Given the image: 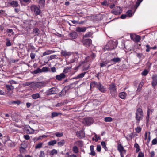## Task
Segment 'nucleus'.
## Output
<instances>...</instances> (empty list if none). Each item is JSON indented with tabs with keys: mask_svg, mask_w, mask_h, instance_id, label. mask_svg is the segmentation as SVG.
<instances>
[{
	"mask_svg": "<svg viewBox=\"0 0 157 157\" xmlns=\"http://www.w3.org/2000/svg\"><path fill=\"white\" fill-rule=\"evenodd\" d=\"M109 89L112 97H114L117 95L116 86L114 83L110 84L109 86Z\"/></svg>",
	"mask_w": 157,
	"mask_h": 157,
	"instance_id": "nucleus-3",
	"label": "nucleus"
},
{
	"mask_svg": "<svg viewBox=\"0 0 157 157\" xmlns=\"http://www.w3.org/2000/svg\"><path fill=\"white\" fill-rule=\"evenodd\" d=\"M45 153L44 151H41L39 155V157H45Z\"/></svg>",
	"mask_w": 157,
	"mask_h": 157,
	"instance_id": "nucleus-54",
	"label": "nucleus"
},
{
	"mask_svg": "<svg viewBox=\"0 0 157 157\" xmlns=\"http://www.w3.org/2000/svg\"><path fill=\"white\" fill-rule=\"evenodd\" d=\"M101 144L102 147L105 149V151L108 150L106 146V144L105 142L102 141L101 143Z\"/></svg>",
	"mask_w": 157,
	"mask_h": 157,
	"instance_id": "nucleus-40",
	"label": "nucleus"
},
{
	"mask_svg": "<svg viewBox=\"0 0 157 157\" xmlns=\"http://www.w3.org/2000/svg\"><path fill=\"white\" fill-rule=\"evenodd\" d=\"M57 153L58 152L56 150L53 149L50 152V155H54L57 154Z\"/></svg>",
	"mask_w": 157,
	"mask_h": 157,
	"instance_id": "nucleus-35",
	"label": "nucleus"
},
{
	"mask_svg": "<svg viewBox=\"0 0 157 157\" xmlns=\"http://www.w3.org/2000/svg\"><path fill=\"white\" fill-rule=\"evenodd\" d=\"M122 10L121 8L119 6H116L112 10L111 13L115 15H118L122 12Z\"/></svg>",
	"mask_w": 157,
	"mask_h": 157,
	"instance_id": "nucleus-5",
	"label": "nucleus"
},
{
	"mask_svg": "<svg viewBox=\"0 0 157 157\" xmlns=\"http://www.w3.org/2000/svg\"><path fill=\"white\" fill-rule=\"evenodd\" d=\"M66 75L65 74L63 73H61L59 75H57L56 76V79L59 81H60L62 79L65 78Z\"/></svg>",
	"mask_w": 157,
	"mask_h": 157,
	"instance_id": "nucleus-14",
	"label": "nucleus"
},
{
	"mask_svg": "<svg viewBox=\"0 0 157 157\" xmlns=\"http://www.w3.org/2000/svg\"><path fill=\"white\" fill-rule=\"evenodd\" d=\"M134 147L136 148V152H138L140 150V147L138 144L137 143H135L134 145Z\"/></svg>",
	"mask_w": 157,
	"mask_h": 157,
	"instance_id": "nucleus-37",
	"label": "nucleus"
},
{
	"mask_svg": "<svg viewBox=\"0 0 157 157\" xmlns=\"http://www.w3.org/2000/svg\"><path fill=\"white\" fill-rule=\"evenodd\" d=\"M68 90L66 88H65V86L62 90L61 92L59 93V95L60 96H62L65 95Z\"/></svg>",
	"mask_w": 157,
	"mask_h": 157,
	"instance_id": "nucleus-19",
	"label": "nucleus"
},
{
	"mask_svg": "<svg viewBox=\"0 0 157 157\" xmlns=\"http://www.w3.org/2000/svg\"><path fill=\"white\" fill-rule=\"evenodd\" d=\"M71 68V67H65L64 69L63 73H68L70 71Z\"/></svg>",
	"mask_w": 157,
	"mask_h": 157,
	"instance_id": "nucleus-29",
	"label": "nucleus"
},
{
	"mask_svg": "<svg viewBox=\"0 0 157 157\" xmlns=\"http://www.w3.org/2000/svg\"><path fill=\"white\" fill-rule=\"evenodd\" d=\"M101 5L104 6H108L109 3L107 2V1L105 0L103 2L101 3Z\"/></svg>",
	"mask_w": 157,
	"mask_h": 157,
	"instance_id": "nucleus-45",
	"label": "nucleus"
},
{
	"mask_svg": "<svg viewBox=\"0 0 157 157\" xmlns=\"http://www.w3.org/2000/svg\"><path fill=\"white\" fill-rule=\"evenodd\" d=\"M12 103L13 104H16L17 105H19L21 103V101L19 100H17L16 101H12Z\"/></svg>",
	"mask_w": 157,
	"mask_h": 157,
	"instance_id": "nucleus-58",
	"label": "nucleus"
},
{
	"mask_svg": "<svg viewBox=\"0 0 157 157\" xmlns=\"http://www.w3.org/2000/svg\"><path fill=\"white\" fill-rule=\"evenodd\" d=\"M152 143L153 145L156 144L157 143V139L156 138L154 139L152 141Z\"/></svg>",
	"mask_w": 157,
	"mask_h": 157,
	"instance_id": "nucleus-61",
	"label": "nucleus"
},
{
	"mask_svg": "<svg viewBox=\"0 0 157 157\" xmlns=\"http://www.w3.org/2000/svg\"><path fill=\"white\" fill-rule=\"evenodd\" d=\"M127 15L129 16V17L132 16L133 14L132 11L131 10H129L127 11L126 12Z\"/></svg>",
	"mask_w": 157,
	"mask_h": 157,
	"instance_id": "nucleus-48",
	"label": "nucleus"
},
{
	"mask_svg": "<svg viewBox=\"0 0 157 157\" xmlns=\"http://www.w3.org/2000/svg\"><path fill=\"white\" fill-rule=\"evenodd\" d=\"M35 54L33 53H31L30 55V56L32 59H33L35 57Z\"/></svg>",
	"mask_w": 157,
	"mask_h": 157,
	"instance_id": "nucleus-63",
	"label": "nucleus"
},
{
	"mask_svg": "<svg viewBox=\"0 0 157 157\" xmlns=\"http://www.w3.org/2000/svg\"><path fill=\"white\" fill-rule=\"evenodd\" d=\"M97 88L101 92L104 93L105 91V90L104 88V86L100 82L98 83Z\"/></svg>",
	"mask_w": 157,
	"mask_h": 157,
	"instance_id": "nucleus-12",
	"label": "nucleus"
},
{
	"mask_svg": "<svg viewBox=\"0 0 157 157\" xmlns=\"http://www.w3.org/2000/svg\"><path fill=\"white\" fill-rule=\"evenodd\" d=\"M76 83L75 82H73L70 84L69 85L65 86V88L67 89L68 90H69L75 87V85Z\"/></svg>",
	"mask_w": 157,
	"mask_h": 157,
	"instance_id": "nucleus-18",
	"label": "nucleus"
},
{
	"mask_svg": "<svg viewBox=\"0 0 157 157\" xmlns=\"http://www.w3.org/2000/svg\"><path fill=\"white\" fill-rule=\"evenodd\" d=\"M143 0H137L135 5L134 6V7L135 9V10H136L138 7L139 6L141 2Z\"/></svg>",
	"mask_w": 157,
	"mask_h": 157,
	"instance_id": "nucleus-27",
	"label": "nucleus"
},
{
	"mask_svg": "<svg viewBox=\"0 0 157 157\" xmlns=\"http://www.w3.org/2000/svg\"><path fill=\"white\" fill-rule=\"evenodd\" d=\"M148 73V71L147 69H144L142 72V75L144 76H145Z\"/></svg>",
	"mask_w": 157,
	"mask_h": 157,
	"instance_id": "nucleus-51",
	"label": "nucleus"
},
{
	"mask_svg": "<svg viewBox=\"0 0 157 157\" xmlns=\"http://www.w3.org/2000/svg\"><path fill=\"white\" fill-rule=\"evenodd\" d=\"M86 72L82 73L78 75V77H79V78H81L83 77L85 74Z\"/></svg>",
	"mask_w": 157,
	"mask_h": 157,
	"instance_id": "nucleus-56",
	"label": "nucleus"
},
{
	"mask_svg": "<svg viewBox=\"0 0 157 157\" xmlns=\"http://www.w3.org/2000/svg\"><path fill=\"white\" fill-rule=\"evenodd\" d=\"M6 32L7 33H11L12 32V34L13 35L14 34V33L13 32V30L11 29H7Z\"/></svg>",
	"mask_w": 157,
	"mask_h": 157,
	"instance_id": "nucleus-59",
	"label": "nucleus"
},
{
	"mask_svg": "<svg viewBox=\"0 0 157 157\" xmlns=\"http://www.w3.org/2000/svg\"><path fill=\"white\" fill-rule=\"evenodd\" d=\"M64 140H63L59 142H58V145L59 146H62L64 145Z\"/></svg>",
	"mask_w": 157,
	"mask_h": 157,
	"instance_id": "nucleus-55",
	"label": "nucleus"
},
{
	"mask_svg": "<svg viewBox=\"0 0 157 157\" xmlns=\"http://www.w3.org/2000/svg\"><path fill=\"white\" fill-rule=\"evenodd\" d=\"M121 60L120 58L119 57L114 58L111 60V61L114 62H118L121 61Z\"/></svg>",
	"mask_w": 157,
	"mask_h": 157,
	"instance_id": "nucleus-34",
	"label": "nucleus"
},
{
	"mask_svg": "<svg viewBox=\"0 0 157 157\" xmlns=\"http://www.w3.org/2000/svg\"><path fill=\"white\" fill-rule=\"evenodd\" d=\"M9 4L12 7H18L19 5L17 1H13L9 3Z\"/></svg>",
	"mask_w": 157,
	"mask_h": 157,
	"instance_id": "nucleus-17",
	"label": "nucleus"
},
{
	"mask_svg": "<svg viewBox=\"0 0 157 157\" xmlns=\"http://www.w3.org/2000/svg\"><path fill=\"white\" fill-rule=\"evenodd\" d=\"M6 89L9 91H10L11 90V87L13 89L14 88L13 86H12V85H6Z\"/></svg>",
	"mask_w": 157,
	"mask_h": 157,
	"instance_id": "nucleus-44",
	"label": "nucleus"
},
{
	"mask_svg": "<svg viewBox=\"0 0 157 157\" xmlns=\"http://www.w3.org/2000/svg\"><path fill=\"white\" fill-rule=\"evenodd\" d=\"M63 133H60L59 132H57L55 133V135L57 137H61L63 136Z\"/></svg>",
	"mask_w": 157,
	"mask_h": 157,
	"instance_id": "nucleus-50",
	"label": "nucleus"
},
{
	"mask_svg": "<svg viewBox=\"0 0 157 157\" xmlns=\"http://www.w3.org/2000/svg\"><path fill=\"white\" fill-rule=\"evenodd\" d=\"M30 8L31 10L34 12L35 15L37 16L40 14V10L37 6L35 5H33L31 6Z\"/></svg>",
	"mask_w": 157,
	"mask_h": 157,
	"instance_id": "nucleus-4",
	"label": "nucleus"
},
{
	"mask_svg": "<svg viewBox=\"0 0 157 157\" xmlns=\"http://www.w3.org/2000/svg\"><path fill=\"white\" fill-rule=\"evenodd\" d=\"M82 42L83 44L87 47L90 46L92 44V40L90 39H83L82 40Z\"/></svg>",
	"mask_w": 157,
	"mask_h": 157,
	"instance_id": "nucleus-8",
	"label": "nucleus"
},
{
	"mask_svg": "<svg viewBox=\"0 0 157 157\" xmlns=\"http://www.w3.org/2000/svg\"><path fill=\"white\" fill-rule=\"evenodd\" d=\"M151 112V113L152 112L151 110H150V109H148V110L147 111V116L146 117V121L148 122L149 120V116L150 115V112Z\"/></svg>",
	"mask_w": 157,
	"mask_h": 157,
	"instance_id": "nucleus-39",
	"label": "nucleus"
},
{
	"mask_svg": "<svg viewBox=\"0 0 157 157\" xmlns=\"http://www.w3.org/2000/svg\"><path fill=\"white\" fill-rule=\"evenodd\" d=\"M135 130L137 133H139L141 130V128L140 127H137L135 128Z\"/></svg>",
	"mask_w": 157,
	"mask_h": 157,
	"instance_id": "nucleus-53",
	"label": "nucleus"
},
{
	"mask_svg": "<svg viewBox=\"0 0 157 157\" xmlns=\"http://www.w3.org/2000/svg\"><path fill=\"white\" fill-rule=\"evenodd\" d=\"M117 42L110 41H109L105 47V48L108 50H111L117 47Z\"/></svg>",
	"mask_w": 157,
	"mask_h": 157,
	"instance_id": "nucleus-2",
	"label": "nucleus"
},
{
	"mask_svg": "<svg viewBox=\"0 0 157 157\" xmlns=\"http://www.w3.org/2000/svg\"><path fill=\"white\" fill-rule=\"evenodd\" d=\"M117 145V150L120 153L121 157H124L123 154L125 153L126 151L120 143H118Z\"/></svg>",
	"mask_w": 157,
	"mask_h": 157,
	"instance_id": "nucleus-6",
	"label": "nucleus"
},
{
	"mask_svg": "<svg viewBox=\"0 0 157 157\" xmlns=\"http://www.w3.org/2000/svg\"><path fill=\"white\" fill-rule=\"evenodd\" d=\"M42 143H39L35 147L36 149H38L41 148L42 147Z\"/></svg>",
	"mask_w": 157,
	"mask_h": 157,
	"instance_id": "nucleus-52",
	"label": "nucleus"
},
{
	"mask_svg": "<svg viewBox=\"0 0 157 157\" xmlns=\"http://www.w3.org/2000/svg\"><path fill=\"white\" fill-rule=\"evenodd\" d=\"M107 62L106 61H104L102 63H100V66L101 67H105L107 64Z\"/></svg>",
	"mask_w": 157,
	"mask_h": 157,
	"instance_id": "nucleus-43",
	"label": "nucleus"
},
{
	"mask_svg": "<svg viewBox=\"0 0 157 157\" xmlns=\"http://www.w3.org/2000/svg\"><path fill=\"white\" fill-rule=\"evenodd\" d=\"M41 72L42 71H41V69H40L39 68H38L36 70L32 72V73L34 74H37V73H39Z\"/></svg>",
	"mask_w": 157,
	"mask_h": 157,
	"instance_id": "nucleus-32",
	"label": "nucleus"
},
{
	"mask_svg": "<svg viewBox=\"0 0 157 157\" xmlns=\"http://www.w3.org/2000/svg\"><path fill=\"white\" fill-rule=\"evenodd\" d=\"M56 56H57L55 55H51L49 57H50L49 60H52L54 58H56Z\"/></svg>",
	"mask_w": 157,
	"mask_h": 157,
	"instance_id": "nucleus-60",
	"label": "nucleus"
},
{
	"mask_svg": "<svg viewBox=\"0 0 157 157\" xmlns=\"http://www.w3.org/2000/svg\"><path fill=\"white\" fill-rule=\"evenodd\" d=\"M40 32V30L37 28H35L33 29V33L35 34V36H38L39 35Z\"/></svg>",
	"mask_w": 157,
	"mask_h": 157,
	"instance_id": "nucleus-21",
	"label": "nucleus"
},
{
	"mask_svg": "<svg viewBox=\"0 0 157 157\" xmlns=\"http://www.w3.org/2000/svg\"><path fill=\"white\" fill-rule=\"evenodd\" d=\"M144 154L142 152H140L139 153L138 157H144Z\"/></svg>",
	"mask_w": 157,
	"mask_h": 157,
	"instance_id": "nucleus-64",
	"label": "nucleus"
},
{
	"mask_svg": "<svg viewBox=\"0 0 157 157\" xmlns=\"http://www.w3.org/2000/svg\"><path fill=\"white\" fill-rule=\"evenodd\" d=\"M61 114V113H57L56 112H52V117L53 118L55 117L58 116L59 115Z\"/></svg>",
	"mask_w": 157,
	"mask_h": 157,
	"instance_id": "nucleus-42",
	"label": "nucleus"
},
{
	"mask_svg": "<svg viewBox=\"0 0 157 157\" xmlns=\"http://www.w3.org/2000/svg\"><path fill=\"white\" fill-rule=\"evenodd\" d=\"M72 151L75 153H77L79 152L78 149L76 146H74L73 147Z\"/></svg>",
	"mask_w": 157,
	"mask_h": 157,
	"instance_id": "nucleus-33",
	"label": "nucleus"
},
{
	"mask_svg": "<svg viewBox=\"0 0 157 157\" xmlns=\"http://www.w3.org/2000/svg\"><path fill=\"white\" fill-rule=\"evenodd\" d=\"M56 89L55 87H52L47 91L46 94L47 95H50L52 94H54L56 93Z\"/></svg>",
	"mask_w": 157,
	"mask_h": 157,
	"instance_id": "nucleus-9",
	"label": "nucleus"
},
{
	"mask_svg": "<svg viewBox=\"0 0 157 157\" xmlns=\"http://www.w3.org/2000/svg\"><path fill=\"white\" fill-rule=\"evenodd\" d=\"M69 35L70 39H75L77 38L78 36L77 32L75 31L70 33Z\"/></svg>",
	"mask_w": 157,
	"mask_h": 157,
	"instance_id": "nucleus-10",
	"label": "nucleus"
},
{
	"mask_svg": "<svg viewBox=\"0 0 157 157\" xmlns=\"http://www.w3.org/2000/svg\"><path fill=\"white\" fill-rule=\"evenodd\" d=\"M140 37L139 35H136L135 34V39L134 41L136 42H139L140 40Z\"/></svg>",
	"mask_w": 157,
	"mask_h": 157,
	"instance_id": "nucleus-46",
	"label": "nucleus"
},
{
	"mask_svg": "<svg viewBox=\"0 0 157 157\" xmlns=\"http://www.w3.org/2000/svg\"><path fill=\"white\" fill-rule=\"evenodd\" d=\"M49 68L47 67H43L41 69L42 72H46L48 71Z\"/></svg>",
	"mask_w": 157,
	"mask_h": 157,
	"instance_id": "nucleus-41",
	"label": "nucleus"
},
{
	"mask_svg": "<svg viewBox=\"0 0 157 157\" xmlns=\"http://www.w3.org/2000/svg\"><path fill=\"white\" fill-rule=\"evenodd\" d=\"M7 41L6 42V46H10L11 45V43L10 42V40L8 39L6 40Z\"/></svg>",
	"mask_w": 157,
	"mask_h": 157,
	"instance_id": "nucleus-57",
	"label": "nucleus"
},
{
	"mask_svg": "<svg viewBox=\"0 0 157 157\" xmlns=\"http://www.w3.org/2000/svg\"><path fill=\"white\" fill-rule=\"evenodd\" d=\"M31 97L33 99H36L38 98H41L39 94L38 93L32 94Z\"/></svg>",
	"mask_w": 157,
	"mask_h": 157,
	"instance_id": "nucleus-22",
	"label": "nucleus"
},
{
	"mask_svg": "<svg viewBox=\"0 0 157 157\" xmlns=\"http://www.w3.org/2000/svg\"><path fill=\"white\" fill-rule=\"evenodd\" d=\"M61 54L62 56H69L71 55V53L70 52L66 51H62L61 52Z\"/></svg>",
	"mask_w": 157,
	"mask_h": 157,
	"instance_id": "nucleus-23",
	"label": "nucleus"
},
{
	"mask_svg": "<svg viewBox=\"0 0 157 157\" xmlns=\"http://www.w3.org/2000/svg\"><path fill=\"white\" fill-rule=\"evenodd\" d=\"M104 109L103 110L104 112L107 114H113V113L112 112L111 110V109Z\"/></svg>",
	"mask_w": 157,
	"mask_h": 157,
	"instance_id": "nucleus-26",
	"label": "nucleus"
},
{
	"mask_svg": "<svg viewBox=\"0 0 157 157\" xmlns=\"http://www.w3.org/2000/svg\"><path fill=\"white\" fill-rule=\"evenodd\" d=\"M92 34V32H89L83 36V38L90 37L91 36Z\"/></svg>",
	"mask_w": 157,
	"mask_h": 157,
	"instance_id": "nucleus-24",
	"label": "nucleus"
},
{
	"mask_svg": "<svg viewBox=\"0 0 157 157\" xmlns=\"http://www.w3.org/2000/svg\"><path fill=\"white\" fill-rule=\"evenodd\" d=\"M119 96L121 98L124 99L126 97V94L124 92H121L119 94Z\"/></svg>",
	"mask_w": 157,
	"mask_h": 157,
	"instance_id": "nucleus-31",
	"label": "nucleus"
},
{
	"mask_svg": "<svg viewBox=\"0 0 157 157\" xmlns=\"http://www.w3.org/2000/svg\"><path fill=\"white\" fill-rule=\"evenodd\" d=\"M152 81L151 82L152 86L155 88L157 85V75L156 74H153L151 77Z\"/></svg>",
	"mask_w": 157,
	"mask_h": 157,
	"instance_id": "nucleus-7",
	"label": "nucleus"
},
{
	"mask_svg": "<svg viewBox=\"0 0 157 157\" xmlns=\"http://www.w3.org/2000/svg\"><path fill=\"white\" fill-rule=\"evenodd\" d=\"M20 2L21 5L24 4V3L29 4L30 3L31 0H20Z\"/></svg>",
	"mask_w": 157,
	"mask_h": 157,
	"instance_id": "nucleus-28",
	"label": "nucleus"
},
{
	"mask_svg": "<svg viewBox=\"0 0 157 157\" xmlns=\"http://www.w3.org/2000/svg\"><path fill=\"white\" fill-rule=\"evenodd\" d=\"M86 27H77L76 29V31L79 33L84 32L86 30Z\"/></svg>",
	"mask_w": 157,
	"mask_h": 157,
	"instance_id": "nucleus-16",
	"label": "nucleus"
},
{
	"mask_svg": "<svg viewBox=\"0 0 157 157\" xmlns=\"http://www.w3.org/2000/svg\"><path fill=\"white\" fill-rule=\"evenodd\" d=\"M46 84V83L43 81L36 83V86L38 88H41L42 87L45 86Z\"/></svg>",
	"mask_w": 157,
	"mask_h": 157,
	"instance_id": "nucleus-13",
	"label": "nucleus"
},
{
	"mask_svg": "<svg viewBox=\"0 0 157 157\" xmlns=\"http://www.w3.org/2000/svg\"><path fill=\"white\" fill-rule=\"evenodd\" d=\"M76 133V135L79 139H82L85 137V133L82 130L77 131Z\"/></svg>",
	"mask_w": 157,
	"mask_h": 157,
	"instance_id": "nucleus-11",
	"label": "nucleus"
},
{
	"mask_svg": "<svg viewBox=\"0 0 157 157\" xmlns=\"http://www.w3.org/2000/svg\"><path fill=\"white\" fill-rule=\"evenodd\" d=\"M85 121L87 125H90L94 122V120L91 117L87 118L85 119Z\"/></svg>",
	"mask_w": 157,
	"mask_h": 157,
	"instance_id": "nucleus-15",
	"label": "nucleus"
},
{
	"mask_svg": "<svg viewBox=\"0 0 157 157\" xmlns=\"http://www.w3.org/2000/svg\"><path fill=\"white\" fill-rule=\"evenodd\" d=\"M57 143L56 141L55 140H53L49 141L48 143V144L49 146H53Z\"/></svg>",
	"mask_w": 157,
	"mask_h": 157,
	"instance_id": "nucleus-38",
	"label": "nucleus"
},
{
	"mask_svg": "<svg viewBox=\"0 0 157 157\" xmlns=\"http://www.w3.org/2000/svg\"><path fill=\"white\" fill-rule=\"evenodd\" d=\"M97 85H98V83L95 81H93L91 82L90 86V88H92L94 87L95 86L97 87Z\"/></svg>",
	"mask_w": 157,
	"mask_h": 157,
	"instance_id": "nucleus-30",
	"label": "nucleus"
},
{
	"mask_svg": "<svg viewBox=\"0 0 157 157\" xmlns=\"http://www.w3.org/2000/svg\"><path fill=\"white\" fill-rule=\"evenodd\" d=\"M112 120V118L110 117H106L105 118V121L106 122H111Z\"/></svg>",
	"mask_w": 157,
	"mask_h": 157,
	"instance_id": "nucleus-47",
	"label": "nucleus"
},
{
	"mask_svg": "<svg viewBox=\"0 0 157 157\" xmlns=\"http://www.w3.org/2000/svg\"><path fill=\"white\" fill-rule=\"evenodd\" d=\"M52 53V51H50V50L47 51L45 52H44L43 53V56H45V55H49Z\"/></svg>",
	"mask_w": 157,
	"mask_h": 157,
	"instance_id": "nucleus-49",
	"label": "nucleus"
},
{
	"mask_svg": "<svg viewBox=\"0 0 157 157\" xmlns=\"http://www.w3.org/2000/svg\"><path fill=\"white\" fill-rule=\"evenodd\" d=\"M45 4V0H39V6L40 7L43 8Z\"/></svg>",
	"mask_w": 157,
	"mask_h": 157,
	"instance_id": "nucleus-20",
	"label": "nucleus"
},
{
	"mask_svg": "<svg viewBox=\"0 0 157 157\" xmlns=\"http://www.w3.org/2000/svg\"><path fill=\"white\" fill-rule=\"evenodd\" d=\"M146 47L147 48L146 50V51L147 52H149L150 51V49H151V47H150V46L148 44L146 45Z\"/></svg>",
	"mask_w": 157,
	"mask_h": 157,
	"instance_id": "nucleus-62",
	"label": "nucleus"
},
{
	"mask_svg": "<svg viewBox=\"0 0 157 157\" xmlns=\"http://www.w3.org/2000/svg\"><path fill=\"white\" fill-rule=\"evenodd\" d=\"M136 114V122L137 125L139 124L140 121L142 120L144 117L142 109H137Z\"/></svg>",
	"mask_w": 157,
	"mask_h": 157,
	"instance_id": "nucleus-1",
	"label": "nucleus"
},
{
	"mask_svg": "<svg viewBox=\"0 0 157 157\" xmlns=\"http://www.w3.org/2000/svg\"><path fill=\"white\" fill-rule=\"evenodd\" d=\"M75 144L80 147H82L83 145V142L81 140H78L75 142Z\"/></svg>",
	"mask_w": 157,
	"mask_h": 157,
	"instance_id": "nucleus-25",
	"label": "nucleus"
},
{
	"mask_svg": "<svg viewBox=\"0 0 157 157\" xmlns=\"http://www.w3.org/2000/svg\"><path fill=\"white\" fill-rule=\"evenodd\" d=\"M25 145L24 144H21V147L20 149V151L21 152H24L25 150V147H23V146Z\"/></svg>",
	"mask_w": 157,
	"mask_h": 157,
	"instance_id": "nucleus-36",
	"label": "nucleus"
}]
</instances>
